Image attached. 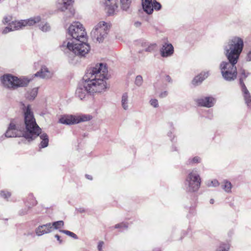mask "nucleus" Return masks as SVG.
<instances>
[{"label":"nucleus","mask_w":251,"mask_h":251,"mask_svg":"<svg viewBox=\"0 0 251 251\" xmlns=\"http://www.w3.org/2000/svg\"><path fill=\"white\" fill-rule=\"evenodd\" d=\"M59 123L67 125L76 124V116L74 115H65L61 117L59 120Z\"/></svg>","instance_id":"obj_16"},{"label":"nucleus","mask_w":251,"mask_h":251,"mask_svg":"<svg viewBox=\"0 0 251 251\" xmlns=\"http://www.w3.org/2000/svg\"><path fill=\"white\" fill-rule=\"evenodd\" d=\"M60 232H62L75 239L78 238L77 236L74 233L67 230H60Z\"/></svg>","instance_id":"obj_35"},{"label":"nucleus","mask_w":251,"mask_h":251,"mask_svg":"<svg viewBox=\"0 0 251 251\" xmlns=\"http://www.w3.org/2000/svg\"><path fill=\"white\" fill-rule=\"evenodd\" d=\"M55 237L56 238V239L58 241L59 244H61L62 243L63 241L62 240L60 239V237L58 235V234H56L55 235Z\"/></svg>","instance_id":"obj_47"},{"label":"nucleus","mask_w":251,"mask_h":251,"mask_svg":"<svg viewBox=\"0 0 251 251\" xmlns=\"http://www.w3.org/2000/svg\"><path fill=\"white\" fill-rule=\"evenodd\" d=\"M22 108L24 114V122L18 119L11 121L5 133L7 138L24 137L28 141L33 140L38 136L41 140L39 147L45 148L49 145V136L46 133H42L41 128L37 124L31 106H25L22 103Z\"/></svg>","instance_id":"obj_1"},{"label":"nucleus","mask_w":251,"mask_h":251,"mask_svg":"<svg viewBox=\"0 0 251 251\" xmlns=\"http://www.w3.org/2000/svg\"><path fill=\"white\" fill-rule=\"evenodd\" d=\"M26 213H27V210H25L24 212V211H21L20 212V214L21 215H25V214Z\"/></svg>","instance_id":"obj_51"},{"label":"nucleus","mask_w":251,"mask_h":251,"mask_svg":"<svg viewBox=\"0 0 251 251\" xmlns=\"http://www.w3.org/2000/svg\"><path fill=\"white\" fill-rule=\"evenodd\" d=\"M85 41L80 40V41L71 44L68 48H60V49L68 56L73 53L80 57H84L90 50V46Z\"/></svg>","instance_id":"obj_8"},{"label":"nucleus","mask_w":251,"mask_h":251,"mask_svg":"<svg viewBox=\"0 0 251 251\" xmlns=\"http://www.w3.org/2000/svg\"><path fill=\"white\" fill-rule=\"evenodd\" d=\"M36 204V201L34 200H33V201L32 202V205H34Z\"/></svg>","instance_id":"obj_55"},{"label":"nucleus","mask_w":251,"mask_h":251,"mask_svg":"<svg viewBox=\"0 0 251 251\" xmlns=\"http://www.w3.org/2000/svg\"><path fill=\"white\" fill-rule=\"evenodd\" d=\"M209 75L208 72H202L194 77L192 81L193 84L198 85L200 84Z\"/></svg>","instance_id":"obj_18"},{"label":"nucleus","mask_w":251,"mask_h":251,"mask_svg":"<svg viewBox=\"0 0 251 251\" xmlns=\"http://www.w3.org/2000/svg\"><path fill=\"white\" fill-rule=\"evenodd\" d=\"M246 59L248 61H251V50H249L247 53Z\"/></svg>","instance_id":"obj_45"},{"label":"nucleus","mask_w":251,"mask_h":251,"mask_svg":"<svg viewBox=\"0 0 251 251\" xmlns=\"http://www.w3.org/2000/svg\"><path fill=\"white\" fill-rule=\"evenodd\" d=\"M157 45L155 43L150 44L148 45V47L145 49V51L147 52H152L154 51L156 48Z\"/></svg>","instance_id":"obj_34"},{"label":"nucleus","mask_w":251,"mask_h":251,"mask_svg":"<svg viewBox=\"0 0 251 251\" xmlns=\"http://www.w3.org/2000/svg\"><path fill=\"white\" fill-rule=\"evenodd\" d=\"M118 0H106L105 2V10L109 16L114 15L118 9Z\"/></svg>","instance_id":"obj_12"},{"label":"nucleus","mask_w":251,"mask_h":251,"mask_svg":"<svg viewBox=\"0 0 251 251\" xmlns=\"http://www.w3.org/2000/svg\"><path fill=\"white\" fill-rule=\"evenodd\" d=\"M11 31H12L11 30V28L10 27V25H8L1 31V33L2 34H6Z\"/></svg>","instance_id":"obj_41"},{"label":"nucleus","mask_w":251,"mask_h":251,"mask_svg":"<svg viewBox=\"0 0 251 251\" xmlns=\"http://www.w3.org/2000/svg\"><path fill=\"white\" fill-rule=\"evenodd\" d=\"M31 79V78L26 76L18 77L10 74H4L0 78L2 86L9 90H15L19 87H26Z\"/></svg>","instance_id":"obj_5"},{"label":"nucleus","mask_w":251,"mask_h":251,"mask_svg":"<svg viewBox=\"0 0 251 251\" xmlns=\"http://www.w3.org/2000/svg\"><path fill=\"white\" fill-rule=\"evenodd\" d=\"M77 211L80 213H83L85 211L84 208H79L77 209Z\"/></svg>","instance_id":"obj_49"},{"label":"nucleus","mask_w":251,"mask_h":251,"mask_svg":"<svg viewBox=\"0 0 251 251\" xmlns=\"http://www.w3.org/2000/svg\"><path fill=\"white\" fill-rule=\"evenodd\" d=\"M86 32L83 25L78 22L72 24L67 29L66 38L60 48H69L70 45L80 40H86Z\"/></svg>","instance_id":"obj_3"},{"label":"nucleus","mask_w":251,"mask_h":251,"mask_svg":"<svg viewBox=\"0 0 251 251\" xmlns=\"http://www.w3.org/2000/svg\"><path fill=\"white\" fill-rule=\"evenodd\" d=\"M129 99L128 95L127 92H125L123 94L121 98V105L122 108L125 110H127L129 108Z\"/></svg>","instance_id":"obj_21"},{"label":"nucleus","mask_w":251,"mask_h":251,"mask_svg":"<svg viewBox=\"0 0 251 251\" xmlns=\"http://www.w3.org/2000/svg\"><path fill=\"white\" fill-rule=\"evenodd\" d=\"M74 2V0H58L57 7L60 10L65 11L66 10H68L65 18L67 19L74 15L75 10L72 7Z\"/></svg>","instance_id":"obj_10"},{"label":"nucleus","mask_w":251,"mask_h":251,"mask_svg":"<svg viewBox=\"0 0 251 251\" xmlns=\"http://www.w3.org/2000/svg\"><path fill=\"white\" fill-rule=\"evenodd\" d=\"M132 0H120L121 8L123 11H127L131 5Z\"/></svg>","instance_id":"obj_25"},{"label":"nucleus","mask_w":251,"mask_h":251,"mask_svg":"<svg viewBox=\"0 0 251 251\" xmlns=\"http://www.w3.org/2000/svg\"><path fill=\"white\" fill-rule=\"evenodd\" d=\"M85 176L88 179H90V180H92V176L90 175H85Z\"/></svg>","instance_id":"obj_50"},{"label":"nucleus","mask_w":251,"mask_h":251,"mask_svg":"<svg viewBox=\"0 0 251 251\" xmlns=\"http://www.w3.org/2000/svg\"><path fill=\"white\" fill-rule=\"evenodd\" d=\"M214 199H210V203L211 204H213V203H214Z\"/></svg>","instance_id":"obj_54"},{"label":"nucleus","mask_w":251,"mask_h":251,"mask_svg":"<svg viewBox=\"0 0 251 251\" xmlns=\"http://www.w3.org/2000/svg\"><path fill=\"white\" fill-rule=\"evenodd\" d=\"M221 187L227 193L231 192L232 185L230 181L224 180L222 183Z\"/></svg>","instance_id":"obj_24"},{"label":"nucleus","mask_w":251,"mask_h":251,"mask_svg":"<svg viewBox=\"0 0 251 251\" xmlns=\"http://www.w3.org/2000/svg\"><path fill=\"white\" fill-rule=\"evenodd\" d=\"M150 104L154 108H157L159 106L158 100L155 99H151L150 100Z\"/></svg>","instance_id":"obj_39"},{"label":"nucleus","mask_w":251,"mask_h":251,"mask_svg":"<svg viewBox=\"0 0 251 251\" xmlns=\"http://www.w3.org/2000/svg\"><path fill=\"white\" fill-rule=\"evenodd\" d=\"M64 222L63 221H58L56 222H54L51 223V228L52 231L54 229H59L61 227L64 226Z\"/></svg>","instance_id":"obj_30"},{"label":"nucleus","mask_w":251,"mask_h":251,"mask_svg":"<svg viewBox=\"0 0 251 251\" xmlns=\"http://www.w3.org/2000/svg\"><path fill=\"white\" fill-rule=\"evenodd\" d=\"M170 125L171 127H173V128H174V127H173V124L172 123H170Z\"/></svg>","instance_id":"obj_56"},{"label":"nucleus","mask_w":251,"mask_h":251,"mask_svg":"<svg viewBox=\"0 0 251 251\" xmlns=\"http://www.w3.org/2000/svg\"><path fill=\"white\" fill-rule=\"evenodd\" d=\"M201 159L200 157L196 156L192 158H189L187 161V164L192 166L201 163Z\"/></svg>","instance_id":"obj_27"},{"label":"nucleus","mask_w":251,"mask_h":251,"mask_svg":"<svg viewBox=\"0 0 251 251\" xmlns=\"http://www.w3.org/2000/svg\"><path fill=\"white\" fill-rule=\"evenodd\" d=\"M142 4L144 10L148 14H151L153 12L151 0H142Z\"/></svg>","instance_id":"obj_19"},{"label":"nucleus","mask_w":251,"mask_h":251,"mask_svg":"<svg viewBox=\"0 0 251 251\" xmlns=\"http://www.w3.org/2000/svg\"><path fill=\"white\" fill-rule=\"evenodd\" d=\"M165 80L169 83H172L173 80L171 77L169 75H166L165 76Z\"/></svg>","instance_id":"obj_46"},{"label":"nucleus","mask_w":251,"mask_h":251,"mask_svg":"<svg viewBox=\"0 0 251 251\" xmlns=\"http://www.w3.org/2000/svg\"><path fill=\"white\" fill-rule=\"evenodd\" d=\"M0 196L7 199L11 196V193L7 191H1L0 192Z\"/></svg>","instance_id":"obj_38"},{"label":"nucleus","mask_w":251,"mask_h":251,"mask_svg":"<svg viewBox=\"0 0 251 251\" xmlns=\"http://www.w3.org/2000/svg\"><path fill=\"white\" fill-rule=\"evenodd\" d=\"M220 185L219 182L216 179H214L212 180H209L206 182V185L208 187H216Z\"/></svg>","instance_id":"obj_33"},{"label":"nucleus","mask_w":251,"mask_h":251,"mask_svg":"<svg viewBox=\"0 0 251 251\" xmlns=\"http://www.w3.org/2000/svg\"><path fill=\"white\" fill-rule=\"evenodd\" d=\"M143 83V78L140 75H137L135 78V84L139 87L142 85Z\"/></svg>","instance_id":"obj_37"},{"label":"nucleus","mask_w":251,"mask_h":251,"mask_svg":"<svg viewBox=\"0 0 251 251\" xmlns=\"http://www.w3.org/2000/svg\"><path fill=\"white\" fill-rule=\"evenodd\" d=\"M174 52V48L171 43H165L160 49V54L163 57L172 56Z\"/></svg>","instance_id":"obj_14"},{"label":"nucleus","mask_w":251,"mask_h":251,"mask_svg":"<svg viewBox=\"0 0 251 251\" xmlns=\"http://www.w3.org/2000/svg\"><path fill=\"white\" fill-rule=\"evenodd\" d=\"M152 6L153 8V10L154 9L155 10H159L161 8V4L157 2L156 0H154L153 1L151 0Z\"/></svg>","instance_id":"obj_36"},{"label":"nucleus","mask_w":251,"mask_h":251,"mask_svg":"<svg viewBox=\"0 0 251 251\" xmlns=\"http://www.w3.org/2000/svg\"><path fill=\"white\" fill-rule=\"evenodd\" d=\"M38 91V87L28 90L25 94V98L30 100H34L37 95Z\"/></svg>","instance_id":"obj_20"},{"label":"nucleus","mask_w":251,"mask_h":251,"mask_svg":"<svg viewBox=\"0 0 251 251\" xmlns=\"http://www.w3.org/2000/svg\"><path fill=\"white\" fill-rule=\"evenodd\" d=\"M115 228H120L121 231L127 229L128 228V224L126 223H121L117 224L114 226Z\"/></svg>","instance_id":"obj_32"},{"label":"nucleus","mask_w":251,"mask_h":251,"mask_svg":"<svg viewBox=\"0 0 251 251\" xmlns=\"http://www.w3.org/2000/svg\"><path fill=\"white\" fill-rule=\"evenodd\" d=\"M92 116L90 115H82L79 116H76V124L82 122H86L91 120Z\"/></svg>","instance_id":"obj_26"},{"label":"nucleus","mask_w":251,"mask_h":251,"mask_svg":"<svg viewBox=\"0 0 251 251\" xmlns=\"http://www.w3.org/2000/svg\"><path fill=\"white\" fill-rule=\"evenodd\" d=\"M41 21V18L39 16L34 17L31 18L27 20H23V24L24 26L26 25H33Z\"/></svg>","instance_id":"obj_22"},{"label":"nucleus","mask_w":251,"mask_h":251,"mask_svg":"<svg viewBox=\"0 0 251 251\" xmlns=\"http://www.w3.org/2000/svg\"><path fill=\"white\" fill-rule=\"evenodd\" d=\"M104 245L103 241H100L98 242L97 249L98 251H102L103 247Z\"/></svg>","instance_id":"obj_42"},{"label":"nucleus","mask_w":251,"mask_h":251,"mask_svg":"<svg viewBox=\"0 0 251 251\" xmlns=\"http://www.w3.org/2000/svg\"><path fill=\"white\" fill-rule=\"evenodd\" d=\"M51 226L50 223L40 225L35 228V232L38 236L50 233L52 231Z\"/></svg>","instance_id":"obj_13"},{"label":"nucleus","mask_w":251,"mask_h":251,"mask_svg":"<svg viewBox=\"0 0 251 251\" xmlns=\"http://www.w3.org/2000/svg\"><path fill=\"white\" fill-rule=\"evenodd\" d=\"M238 61L228 59V61H223L219 68L224 79L227 81L234 80L237 76L236 64Z\"/></svg>","instance_id":"obj_7"},{"label":"nucleus","mask_w":251,"mask_h":251,"mask_svg":"<svg viewBox=\"0 0 251 251\" xmlns=\"http://www.w3.org/2000/svg\"><path fill=\"white\" fill-rule=\"evenodd\" d=\"M153 251H161V249L159 248H155L153 250Z\"/></svg>","instance_id":"obj_52"},{"label":"nucleus","mask_w":251,"mask_h":251,"mask_svg":"<svg viewBox=\"0 0 251 251\" xmlns=\"http://www.w3.org/2000/svg\"><path fill=\"white\" fill-rule=\"evenodd\" d=\"M108 70L105 64L100 63L88 69L78 85L75 95L80 100H85L90 95L104 91L107 88Z\"/></svg>","instance_id":"obj_2"},{"label":"nucleus","mask_w":251,"mask_h":251,"mask_svg":"<svg viewBox=\"0 0 251 251\" xmlns=\"http://www.w3.org/2000/svg\"><path fill=\"white\" fill-rule=\"evenodd\" d=\"M201 179L197 169L190 171L186 177L184 181V187L188 192H197L200 188Z\"/></svg>","instance_id":"obj_6"},{"label":"nucleus","mask_w":251,"mask_h":251,"mask_svg":"<svg viewBox=\"0 0 251 251\" xmlns=\"http://www.w3.org/2000/svg\"><path fill=\"white\" fill-rule=\"evenodd\" d=\"M39 28L43 32H47L50 30V27L47 23L43 22L39 25Z\"/></svg>","instance_id":"obj_31"},{"label":"nucleus","mask_w":251,"mask_h":251,"mask_svg":"<svg viewBox=\"0 0 251 251\" xmlns=\"http://www.w3.org/2000/svg\"><path fill=\"white\" fill-rule=\"evenodd\" d=\"M12 18L11 16H5L3 18L2 20V23L5 24H8L9 25V23H11Z\"/></svg>","instance_id":"obj_40"},{"label":"nucleus","mask_w":251,"mask_h":251,"mask_svg":"<svg viewBox=\"0 0 251 251\" xmlns=\"http://www.w3.org/2000/svg\"><path fill=\"white\" fill-rule=\"evenodd\" d=\"M243 47V40L234 36L229 39L224 46V53L227 59L238 61Z\"/></svg>","instance_id":"obj_4"},{"label":"nucleus","mask_w":251,"mask_h":251,"mask_svg":"<svg viewBox=\"0 0 251 251\" xmlns=\"http://www.w3.org/2000/svg\"><path fill=\"white\" fill-rule=\"evenodd\" d=\"M9 25L11 28L12 31L19 30L24 27V24H23V20L18 22L13 21L9 23Z\"/></svg>","instance_id":"obj_23"},{"label":"nucleus","mask_w":251,"mask_h":251,"mask_svg":"<svg viewBox=\"0 0 251 251\" xmlns=\"http://www.w3.org/2000/svg\"><path fill=\"white\" fill-rule=\"evenodd\" d=\"M241 88L245 103L248 107H251V95L246 85H244L243 87Z\"/></svg>","instance_id":"obj_17"},{"label":"nucleus","mask_w":251,"mask_h":251,"mask_svg":"<svg viewBox=\"0 0 251 251\" xmlns=\"http://www.w3.org/2000/svg\"><path fill=\"white\" fill-rule=\"evenodd\" d=\"M230 245L228 243H220L216 248L214 251H228Z\"/></svg>","instance_id":"obj_28"},{"label":"nucleus","mask_w":251,"mask_h":251,"mask_svg":"<svg viewBox=\"0 0 251 251\" xmlns=\"http://www.w3.org/2000/svg\"><path fill=\"white\" fill-rule=\"evenodd\" d=\"M248 75V74H246L245 70H241V74H240L239 75V84L241 88L243 87V86L245 85V83H244V81L247 77Z\"/></svg>","instance_id":"obj_29"},{"label":"nucleus","mask_w":251,"mask_h":251,"mask_svg":"<svg viewBox=\"0 0 251 251\" xmlns=\"http://www.w3.org/2000/svg\"><path fill=\"white\" fill-rule=\"evenodd\" d=\"M172 151H178V149H177V147L176 145H173L172 146Z\"/></svg>","instance_id":"obj_48"},{"label":"nucleus","mask_w":251,"mask_h":251,"mask_svg":"<svg viewBox=\"0 0 251 251\" xmlns=\"http://www.w3.org/2000/svg\"><path fill=\"white\" fill-rule=\"evenodd\" d=\"M172 134V132L170 131L168 133V136L171 137V135Z\"/></svg>","instance_id":"obj_53"},{"label":"nucleus","mask_w":251,"mask_h":251,"mask_svg":"<svg viewBox=\"0 0 251 251\" xmlns=\"http://www.w3.org/2000/svg\"><path fill=\"white\" fill-rule=\"evenodd\" d=\"M133 25L135 27L139 28L141 26L142 23L139 21H135L134 22Z\"/></svg>","instance_id":"obj_44"},{"label":"nucleus","mask_w":251,"mask_h":251,"mask_svg":"<svg viewBox=\"0 0 251 251\" xmlns=\"http://www.w3.org/2000/svg\"><path fill=\"white\" fill-rule=\"evenodd\" d=\"M109 28V24L103 21L99 22L91 32L92 39L99 43L103 42L107 36Z\"/></svg>","instance_id":"obj_9"},{"label":"nucleus","mask_w":251,"mask_h":251,"mask_svg":"<svg viewBox=\"0 0 251 251\" xmlns=\"http://www.w3.org/2000/svg\"><path fill=\"white\" fill-rule=\"evenodd\" d=\"M198 105L210 108L214 106L216 100L212 97H205L195 100Z\"/></svg>","instance_id":"obj_11"},{"label":"nucleus","mask_w":251,"mask_h":251,"mask_svg":"<svg viewBox=\"0 0 251 251\" xmlns=\"http://www.w3.org/2000/svg\"><path fill=\"white\" fill-rule=\"evenodd\" d=\"M168 94V91H163V92H162L160 94V95H159V97H160V98H165V97H167V96Z\"/></svg>","instance_id":"obj_43"},{"label":"nucleus","mask_w":251,"mask_h":251,"mask_svg":"<svg viewBox=\"0 0 251 251\" xmlns=\"http://www.w3.org/2000/svg\"><path fill=\"white\" fill-rule=\"evenodd\" d=\"M52 73L46 66H42L40 71L34 74V76L42 78L48 79L52 76Z\"/></svg>","instance_id":"obj_15"}]
</instances>
